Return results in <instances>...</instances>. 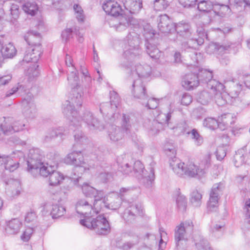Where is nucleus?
<instances>
[{"mask_svg": "<svg viewBox=\"0 0 250 250\" xmlns=\"http://www.w3.org/2000/svg\"><path fill=\"white\" fill-rule=\"evenodd\" d=\"M193 229V223L191 221H187L181 223L175 229L174 239L176 240H188L187 235L190 234Z\"/></svg>", "mask_w": 250, "mask_h": 250, "instance_id": "f8f14e48", "label": "nucleus"}, {"mask_svg": "<svg viewBox=\"0 0 250 250\" xmlns=\"http://www.w3.org/2000/svg\"><path fill=\"white\" fill-rule=\"evenodd\" d=\"M179 189L175 193L176 203L178 210L184 212L187 206V200L186 197L181 194Z\"/></svg>", "mask_w": 250, "mask_h": 250, "instance_id": "473e14b6", "label": "nucleus"}, {"mask_svg": "<svg viewBox=\"0 0 250 250\" xmlns=\"http://www.w3.org/2000/svg\"><path fill=\"white\" fill-rule=\"evenodd\" d=\"M250 89V78L249 80L245 81L244 84L238 83L235 86V94L238 96H243L244 95V91L246 88Z\"/></svg>", "mask_w": 250, "mask_h": 250, "instance_id": "49530a36", "label": "nucleus"}, {"mask_svg": "<svg viewBox=\"0 0 250 250\" xmlns=\"http://www.w3.org/2000/svg\"><path fill=\"white\" fill-rule=\"evenodd\" d=\"M168 6V2L166 0H155L153 7L156 11H162L166 9Z\"/></svg>", "mask_w": 250, "mask_h": 250, "instance_id": "3c124183", "label": "nucleus"}, {"mask_svg": "<svg viewBox=\"0 0 250 250\" xmlns=\"http://www.w3.org/2000/svg\"><path fill=\"white\" fill-rule=\"evenodd\" d=\"M174 24L167 15L159 16L158 27L162 33H168L174 31Z\"/></svg>", "mask_w": 250, "mask_h": 250, "instance_id": "5701e85b", "label": "nucleus"}, {"mask_svg": "<svg viewBox=\"0 0 250 250\" xmlns=\"http://www.w3.org/2000/svg\"><path fill=\"white\" fill-rule=\"evenodd\" d=\"M23 92H25V86L20 83H18L16 85L13 86L6 92L5 97L8 98L16 94L18 95H21Z\"/></svg>", "mask_w": 250, "mask_h": 250, "instance_id": "4c0bfd02", "label": "nucleus"}, {"mask_svg": "<svg viewBox=\"0 0 250 250\" xmlns=\"http://www.w3.org/2000/svg\"><path fill=\"white\" fill-rule=\"evenodd\" d=\"M62 39L63 41L66 42L73 37V31L71 28H66L62 31L61 35Z\"/></svg>", "mask_w": 250, "mask_h": 250, "instance_id": "052dcab7", "label": "nucleus"}, {"mask_svg": "<svg viewBox=\"0 0 250 250\" xmlns=\"http://www.w3.org/2000/svg\"><path fill=\"white\" fill-rule=\"evenodd\" d=\"M225 188L223 182H219L213 185L209 194V200L207 203V209L208 212H216L218 210L219 200Z\"/></svg>", "mask_w": 250, "mask_h": 250, "instance_id": "6e6552de", "label": "nucleus"}, {"mask_svg": "<svg viewBox=\"0 0 250 250\" xmlns=\"http://www.w3.org/2000/svg\"><path fill=\"white\" fill-rule=\"evenodd\" d=\"M22 9L27 14L34 16L38 11V8L35 3L26 2L22 5Z\"/></svg>", "mask_w": 250, "mask_h": 250, "instance_id": "a18cd8bd", "label": "nucleus"}, {"mask_svg": "<svg viewBox=\"0 0 250 250\" xmlns=\"http://www.w3.org/2000/svg\"><path fill=\"white\" fill-rule=\"evenodd\" d=\"M122 121V128L115 125H111L108 128V135L112 142H118L121 140L124 136L125 132L127 134L130 132L131 125L129 116L124 114Z\"/></svg>", "mask_w": 250, "mask_h": 250, "instance_id": "423d86ee", "label": "nucleus"}, {"mask_svg": "<svg viewBox=\"0 0 250 250\" xmlns=\"http://www.w3.org/2000/svg\"><path fill=\"white\" fill-rule=\"evenodd\" d=\"M12 78V75L10 74L7 75H0V87L8 84Z\"/></svg>", "mask_w": 250, "mask_h": 250, "instance_id": "0e129e2a", "label": "nucleus"}, {"mask_svg": "<svg viewBox=\"0 0 250 250\" xmlns=\"http://www.w3.org/2000/svg\"><path fill=\"white\" fill-rule=\"evenodd\" d=\"M187 41L182 42V48L185 51L188 49H196L199 46L202 45L204 41L203 38H187Z\"/></svg>", "mask_w": 250, "mask_h": 250, "instance_id": "c85d7f7f", "label": "nucleus"}, {"mask_svg": "<svg viewBox=\"0 0 250 250\" xmlns=\"http://www.w3.org/2000/svg\"><path fill=\"white\" fill-rule=\"evenodd\" d=\"M5 157L3 163L5 169L10 171H13L19 167V163L18 162L14 161L11 157L9 156L5 155Z\"/></svg>", "mask_w": 250, "mask_h": 250, "instance_id": "ea45409f", "label": "nucleus"}, {"mask_svg": "<svg viewBox=\"0 0 250 250\" xmlns=\"http://www.w3.org/2000/svg\"><path fill=\"white\" fill-rule=\"evenodd\" d=\"M246 147L244 146L242 148L235 151V155L237 159H239L241 163H250V161H249V157H250V154L249 152H247L246 151Z\"/></svg>", "mask_w": 250, "mask_h": 250, "instance_id": "a19ab883", "label": "nucleus"}, {"mask_svg": "<svg viewBox=\"0 0 250 250\" xmlns=\"http://www.w3.org/2000/svg\"><path fill=\"white\" fill-rule=\"evenodd\" d=\"M196 32L199 36L198 38H203L204 40L205 38L207 36V34L205 33L204 24L202 23H198L197 24Z\"/></svg>", "mask_w": 250, "mask_h": 250, "instance_id": "338daca9", "label": "nucleus"}, {"mask_svg": "<svg viewBox=\"0 0 250 250\" xmlns=\"http://www.w3.org/2000/svg\"><path fill=\"white\" fill-rule=\"evenodd\" d=\"M221 121L222 122H220L215 118L208 117L204 120L203 125L212 130L218 128L221 130H224L226 127L233 123V115L229 113L225 114L222 116Z\"/></svg>", "mask_w": 250, "mask_h": 250, "instance_id": "1a4fd4ad", "label": "nucleus"}, {"mask_svg": "<svg viewBox=\"0 0 250 250\" xmlns=\"http://www.w3.org/2000/svg\"><path fill=\"white\" fill-rule=\"evenodd\" d=\"M213 93L212 91L208 92L204 90L200 93L197 97L198 101L202 104H208L213 98Z\"/></svg>", "mask_w": 250, "mask_h": 250, "instance_id": "58836bf2", "label": "nucleus"}, {"mask_svg": "<svg viewBox=\"0 0 250 250\" xmlns=\"http://www.w3.org/2000/svg\"><path fill=\"white\" fill-rule=\"evenodd\" d=\"M120 170L124 174L132 173L139 180L146 185V187H151L155 179L154 169L152 167H150V172L147 174V171L145 169L144 165L140 161L134 162L132 167L128 163L122 164L120 167Z\"/></svg>", "mask_w": 250, "mask_h": 250, "instance_id": "f03ea898", "label": "nucleus"}, {"mask_svg": "<svg viewBox=\"0 0 250 250\" xmlns=\"http://www.w3.org/2000/svg\"><path fill=\"white\" fill-rule=\"evenodd\" d=\"M176 248L177 250H188V240H176L175 241Z\"/></svg>", "mask_w": 250, "mask_h": 250, "instance_id": "69168bd1", "label": "nucleus"}, {"mask_svg": "<svg viewBox=\"0 0 250 250\" xmlns=\"http://www.w3.org/2000/svg\"><path fill=\"white\" fill-rule=\"evenodd\" d=\"M63 179V176L62 173L55 169L51 170V173L49 175V185L53 186H57Z\"/></svg>", "mask_w": 250, "mask_h": 250, "instance_id": "f704fd0d", "label": "nucleus"}, {"mask_svg": "<svg viewBox=\"0 0 250 250\" xmlns=\"http://www.w3.org/2000/svg\"><path fill=\"white\" fill-rule=\"evenodd\" d=\"M246 6L250 7V0H235V9H237L241 13L240 16L235 18V22H237L239 27L244 23V14Z\"/></svg>", "mask_w": 250, "mask_h": 250, "instance_id": "a878e982", "label": "nucleus"}, {"mask_svg": "<svg viewBox=\"0 0 250 250\" xmlns=\"http://www.w3.org/2000/svg\"><path fill=\"white\" fill-rule=\"evenodd\" d=\"M100 110L103 116L107 117L111 121L118 118L119 113L117 112L118 108L116 105H114L110 103L106 102L101 104Z\"/></svg>", "mask_w": 250, "mask_h": 250, "instance_id": "6ab92c4d", "label": "nucleus"}, {"mask_svg": "<svg viewBox=\"0 0 250 250\" xmlns=\"http://www.w3.org/2000/svg\"><path fill=\"white\" fill-rule=\"evenodd\" d=\"M40 56L41 55L38 56L36 48H28L25 52L23 61L26 62H36L39 59Z\"/></svg>", "mask_w": 250, "mask_h": 250, "instance_id": "72a5a7b5", "label": "nucleus"}, {"mask_svg": "<svg viewBox=\"0 0 250 250\" xmlns=\"http://www.w3.org/2000/svg\"><path fill=\"white\" fill-rule=\"evenodd\" d=\"M174 31H176L180 36L185 38H190L192 34L190 25L183 21L174 24Z\"/></svg>", "mask_w": 250, "mask_h": 250, "instance_id": "bb28decb", "label": "nucleus"}, {"mask_svg": "<svg viewBox=\"0 0 250 250\" xmlns=\"http://www.w3.org/2000/svg\"><path fill=\"white\" fill-rule=\"evenodd\" d=\"M140 40L137 37H133L128 41V48L125 51L124 55L127 59H131L140 54L139 49Z\"/></svg>", "mask_w": 250, "mask_h": 250, "instance_id": "4be33fe9", "label": "nucleus"}, {"mask_svg": "<svg viewBox=\"0 0 250 250\" xmlns=\"http://www.w3.org/2000/svg\"><path fill=\"white\" fill-rule=\"evenodd\" d=\"M21 225L19 219H12L7 223L5 231L8 234H16L19 232Z\"/></svg>", "mask_w": 250, "mask_h": 250, "instance_id": "2f4dec72", "label": "nucleus"}, {"mask_svg": "<svg viewBox=\"0 0 250 250\" xmlns=\"http://www.w3.org/2000/svg\"><path fill=\"white\" fill-rule=\"evenodd\" d=\"M92 208L91 204L85 199L79 200L76 204V212L82 215L88 214Z\"/></svg>", "mask_w": 250, "mask_h": 250, "instance_id": "c756f323", "label": "nucleus"}, {"mask_svg": "<svg viewBox=\"0 0 250 250\" xmlns=\"http://www.w3.org/2000/svg\"><path fill=\"white\" fill-rule=\"evenodd\" d=\"M43 155L39 148H33L29 150L27 161V171L33 174L38 173V169L43 165Z\"/></svg>", "mask_w": 250, "mask_h": 250, "instance_id": "0eeeda50", "label": "nucleus"}, {"mask_svg": "<svg viewBox=\"0 0 250 250\" xmlns=\"http://www.w3.org/2000/svg\"><path fill=\"white\" fill-rule=\"evenodd\" d=\"M216 158L218 160L221 161L226 155V148L225 146L217 147L215 151Z\"/></svg>", "mask_w": 250, "mask_h": 250, "instance_id": "4d7b16f0", "label": "nucleus"}, {"mask_svg": "<svg viewBox=\"0 0 250 250\" xmlns=\"http://www.w3.org/2000/svg\"><path fill=\"white\" fill-rule=\"evenodd\" d=\"M202 194L197 190H193L190 194V202L196 207H199L202 204Z\"/></svg>", "mask_w": 250, "mask_h": 250, "instance_id": "79ce46f5", "label": "nucleus"}, {"mask_svg": "<svg viewBox=\"0 0 250 250\" xmlns=\"http://www.w3.org/2000/svg\"><path fill=\"white\" fill-rule=\"evenodd\" d=\"M229 47V45H220L218 43H212L208 45L207 49V52L209 54L217 52L222 53L224 51L228 50Z\"/></svg>", "mask_w": 250, "mask_h": 250, "instance_id": "e433bc0d", "label": "nucleus"}, {"mask_svg": "<svg viewBox=\"0 0 250 250\" xmlns=\"http://www.w3.org/2000/svg\"><path fill=\"white\" fill-rule=\"evenodd\" d=\"M50 210L49 214L53 218H58L63 216L66 212L65 208L59 203L54 204L51 206L46 204L43 206L42 210L43 214H46L48 213V210Z\"/></svg>", "mask_w": 250, "mask_h": 250, "instance_id": "aec40b11", "label": "nucleus"}, {"mask_svg": "<svg viewBox=\"0 0 250 250\" xmlns=\"http://www.w3.org/2000/svg\"><path fill=\"white\" fill-rule=\"evenodd\" d=\"M74 140L77 143L82 144L86 140L85 137L82 131L78 129L74 130Z\"/></svg>", "mask_w": 250, "mask_h": 250, "instance_id": "bf43d9fd", "label": "nucleus"}, {"mask_svg": "<svg viewBox=\"0 0 250 250\" xmlns=\"http://www.w3.org/2000/svg\"><path fill=\"white\" fill-rule=\"evenodd\" d=\"M141 103L143 105H145L148 109H153L158 105V101L154 98H148V97L147 100L142 101Z\"/></svg>", "mask_w": 250, "mask_h": 250, "instance_id": "603ef678", "label": "nucleus"}, {"mask_svg": "<svg viewBox=\"0 0 250 250\" xmlns=\"http://www.w3.org/2000/svg\"><path fill=\"white\" fill-rule=\"evenodd\" d=\"M124 5L127 11L131 15H136L143 7L142 0H124Z\"/></svg>", "mask_w": 250, "mask_h": 250, "instance_id": "393cba45", "label": "nucleus"}, {"mask_svg": "<svg viewBox=\"0 0 250 250\" xmlns=\"http://www.w3.org/2000/svg\"><path fill=\"white\" fill-rule=\"evenodd\" d=\"M110 103L114 105H116L118 108L120 103V98L117 93L114 91H110Z\"/></svg>", "mask_w": 250, "mask_h": 250, "instance_id": "e2e57ef3", "label": "nucleus"}, {"mask_svg": "<svg viewBox=\"0 0 250 250\" xmlns=\"http://www.w3.org/2000/svg\"><path fill=\"white\" fill-rule=\"evenodd\" d=\"M67 164L73 165L74 167L73 172L78 177L74 180V184L77 185L82 179V175L86 169H88V165L84 161L83 155L81 151H73L67 154L65 158Z\"/></svg>", "mask_w": 250, "mask_h": 250, "instance_id": "20e7f679", "label": "nucleus"}, {"mask_svg": "<svg viewBox=\"0 0 250 250\" xmlns=\"http://www.w3.org/2000/svg\"><path fill=\"white\" fill-rule=\"evenodd\" d=\"M151 73V67L147 64H137L134 70H131V74L129 79L135 80L136 79H145L148 78Z\"/></svg>", "mask_w": 250, "mask_h": 250, "instance_id": "f3484780", "label": "nucleus"}, {"mask_svg": "<svg viewBox=\"0 0 250 250\" xmlns=\"http://www.w3.org/2000/svg\"><path fill=\"white\" fill-rule=\"evenodd\" d=\"M244 209L245 214L244 227L249 229H250V199L246 201Z\"/></svg>", "mask_w": 250, "mask_h": 250, "instance_id": "37998d69", "label": "nucleus"}, {"mask_svg": "<svg viewBox=\"0 0 250 250\" xmlns=\"http://www.w3.org/2000/svg\"><path fill=\"white\" fill-rule=\"evenodd\" d=\"M12 125L13 128H11L8 131L5 130L6 132H15L22 130L25 124L18 121L13 123Z\"/></svg>", "mask_w": 250, "mask_h": 250, "instance_id": "6e6d98bb", "label": "nucleus"}, {"mask_svg": "<svg viewBox=\"0 0 250 250\" xmlns=\"http://www.w3.org/2000/svg\"><path fill=\"white\" fill-rule=\"evenodd\" d=\"M65 64L67 67L70 68L68 70L69 73L68 74L67 80L72 86V96L70 101H66L62 112L70 121L71 129H73V127L75 126H80L82 121H83L89 129L91 131L103 130L104 128L103 124L95 117L91 112L86 110L82 118L78 116V112L74 109L75 106L80 107L83 103V93L81 90L78 91L80 87L78 83V73L73 63V59L71 56L68 54H66L65 56Z\"/></svg>", "mask_w": 250, "mask_h": 250, "instance_id": "f257e3e1", "label": "nucleus"}, {"mask_svg": "<svg viewBox=\"0 0 250 250\" xmlns=\"http://www.w3.org/2000/svg\"><path fill=\"white\" fill-rule=\"evenodd\" d=\"M164 150L165 153L169 156H174L176 154V150L174 146L170 144L169 143L165 144Z\"/></svg>", "mask_w": 250, "mask_h": 250, "instance_id": "5fc2aeb1", "label": "nucleus"}, {"mask_svg": "<svg viewBox=\"0 0 250 250\" xmlns=\"http://www.w3.org/2000/svg\"><path fill=\"white\" fill-rule=\"evenodd\" d=\"M76 17L78 21L83 22L84 21L85 16L82 7L78 4H75L73 6Z\"/></svg>", "mask_w": 250, "mask_h": 250, "instance_id": "09e8293b", "label": "nucleus"}, {"mask_svg": "<svg viewBox=\"0 0 250 250\" xmlns=\"http://www.w3.org/2000/svg\"><path fill=\"white\" fill-rule=\"evenodd\" d=\"M197 75L194 73L186 74L182 81V86L188 90L192 89L199 84Z\"/></svg>", "mask_w": 250, "mask_h": 250, "instance_id": "cd10ccee", "label": "nucleus"}, {"mask_svg": "<svg viewBox=\"0 0 250 250\" xmlns=\"http://www.w3.org/2000/svg\"><path fill=\"white\" fill-rule=\"evenodd\" d=\"M195 246L198 250H212L208 241L200 236L199 242H195Z\"/></svg>", "mask_w": 250, "mask_h": 250, "instance_id": "8fccbe9b", "label": "nucleus"}, {"mask_svg": "<svg viewBox=\"0 0 250 250\" xmlns=\"http://www.w3.org/2000/svg\"><path fill=\"white\" fill-rule=\"evenodd\" d=\"M151 40H146L145 46L147 53L149 56L155 60H157L162 55L163 53L158 48L151 42Z\"/></svg>", "mask_w": 250, "mask_h": 250, "instance_id": "7c9ffc66", "label": "nucleus"}, {"mask_svg": "<svg viewBox=\"0 0 250 250\" xmlns=\"http://www.w3.org/2000/svg\"><path fill=\"white\" fill-rule=\"evenodd\" d=\"M214 3L210 1L202 0L198 3V9L201 11L211 12V10L213 11Z\"/></svg>", "mask_w": 250, "mask_h": 250, "instance_id": "c03bdc74", "label": "nucleus"}, {"mask_svg": "<svg viewBox=\"0 0 250 250\" xmlns=\"http://www.w3.org/2000/svg\"><path fill=\"white\" fill-rule=\"evenodd\" d=\"M131 80L132 81L131 92L134 97L140 99L141 102L147 100L149 97L142 80L140 79Z\"/></svg>", "mask_w": 250, "mask_h": 250, "instance_id": "ddd939ff", "label": "nucleus"}, {"mask_svg": "<svg viewBox=\"0 0 250 250\" xmlns=\"http://www.w3.org/2000/svg\"><path fill=\"white\" fill-rule=\"evenodd\" d=\"M126 207L122 214V217L126 223L130 224L134 222L136 215L140 213L141 207L131 203H127Z\"/></svg>", "mask_w": 250, "mask_h": 250, "instance_id": "dca6fc26", "label": "nucleus"}, {"mask_svg": "<svg viewBox=\"0 0 250 250\" xmlns=\"http://www.w3.org/2000/svg\"><path fill=\"white\" fill-rule=\"evenodd\" d=\"M122 199L119 196L115 197L114 198L111 199L110 200V203L108 202V200L105 199V197L101 199L100 203L99 205L98 208V212L100 211V210L104 208H105L108 209L115 210L118 208L121 204L124 207H126V204H127L126 202H122Z\"/></svg>", "mask_w": 250, "mask_h": 250, "instance_id": "412c9836", "label": "nucleus"}, {"mask_svg": "<svg viewBox=\"0 0 250 250\" xmlns=\"http://www.w3.org/2000/svg\"><path fill=\"white\" fill-rule=\"evenodd\" d=\"M54 167L50 166H45L44 164L42 166H41L38 169V172L40 173V174L43 177H47L49 176L51 173V170H53V168Z\"/></svg>", "mask_w": 250, "mask_h": 250, "instance_id": "864d4df0", "label": "nucleus"}, {"mask_svg": "<svg viewBox=\"0 0 250 250\" xmlns=\"http://www.w3.org/2000/svg\"><path fill=\"white\" fill-rule=\"evenodd\" d=\"M224 90L218 91L215 89H210L214 94L215 103L218 106H223L227 103V101L223 98L221 92Z\"/></svg>", "mask_w": 250, "mask_h": 250, "instance_id": "de8ad7c7", "label": "nucleus"}, {"mask_svg": "<svg viewBox=\"0 0 250 250\" xmlns=\"http://www.w3.org/2000/svg\"><path fill=\"white\" fill-rule=\"evenodd\" d=\"M81 186L83 193L86 197L94 198L93 207L96 211L98 213L99 205L101 199H102L104 197L103 191L102 190H97L87 183H83Z\"/></svg>", "mask_w": 250, "mask_h": 250, "instance_id": "9b49d317", "label": "nucleus"}, {"mask_svg": "<svg viewBox=\"0 0 250 250\" xmlns=\"http://www.w3.org/2000/svg\"><path fill=\"white\" fill-rule=\"evenodd\" d=\"M188 127V124L185 121H182L175 127V129L178 131L180 133L191 134V138L194 140V143L196 146H201L204 142L203 138L200 135L197 130L195 128L192 129L190 132H187Z\"/></svg>", "mask_w": 250, "mask_h": 250, "instance_id": "2eb2a0df", "label": "nucleus"}, {"mask_svg": "<svg viewBox=\"0 0 250 250\" xmlns=\"http://www.w3.org/2000/svg\"><path fill=\"white\" fill-rule=\"evenodd\" d=\"M199 82L206 83L208 87L210 89H215L216 90H222L224 88V85L223 83L215 79H212V72L205 69H201L199 70L197 75Z\"/></svg>", "mask_w": 250, "mask_h": 250, "instance_id": "9d476101", "label": "nucleus"}, {"mask_svg": "<svg viewBox=\"0 0 250 250\" xmlns=\"http://www.w3.org/2000/svg\"><path fill=\"white\" fill-rule=\"evenodd\" d=\"M170 167L173 172L179 177L185 175L191 178H200L205 174V169L200 167L192 162L185 164L174 157L170 162Z\"/></svg>", "mask_w": 250, "mask_h": 250, "instance_id": "7ed1b4c3", "label": "nucleus"}, {"mask_svg": "<svg viewBox=\"0 0 250 250\" xmlns=\"http://www.w3.org/2000/svg\"><path fill=\"white\" fill-rule=\"evenodd\" d=\"M39 66L35 64L33 66L30 67L28 69V74L30 79L35 78L40 74V71L38 69Z\"/></svg>", "mask_w": 250, "mask_h": 250, "instance_id": "680f3d73", "label": "nucleus"}, {"mask_svg": "<svg viewBox=\"0 0 250 250\" xmlns=\"http://www.w3.org/2000/svg\"><path fill=\"white\" fill-rule=\"evenodd\" d=\"M229 7L228 5L215 2L214 3L213 12L215 15L223 17L229 11Z\"/></svg>", "mask_w": 250, "mask_h": 250, "instance_id": "c9c22d12", "label": "nucleus"}, {"mask_svg": "<svg viewBox=\"0 0 250 250\" xmlns=\"http://www.w3.org/2000/svg\"><path fill=\"white\" fill-rule=\"evenodd\" d=\"M24 39L27 43L36 49L38 56L42 54L41 42L42 37L39 32L29 31L24 36Z\"/></svg>", "mask_w": 250, "mask_h": 250, "instance_id": "a211bd4d", "label": "nucleus"}, {"mask_svg": "<svg viewBox=\"0 0 250 250\" xmlns=\"http://www.w3.org/2000/svg\"><path fill=\"white\" fill-rule=\"evenodd\" d=\"M116 1L109 0L104 3L103 5V8L106 13L110 15L112 13V9H114L115 3Z\"/></svg>", "mask_w": 250, "mask_h": 250, "instance_id": "13d9d810", "label": "nucleus"}, {"mask_svg": "<svg viewBox=\"0 0 250 250\" xmlns=\"http://www.w3.org/2000/svg\"><path fill=\"white\" fill-rule=\"evenodd\" d=\"M114 4L115 6H114V9H112V13H111L110 15L114 17L122 15V12L123 11V10L121 6L117 2H116Z\"/></svg>", "mask_w": 250, "mask_h": 250, "instance_id": "774afa93", "label": "nucleus"}, {"mask_svg": "<svg viewBox=\"0 0 250 250\" xmlns=\"http://www.w3.org/2000/svg\"><path fill=\"white\" fill-rule=\"evenodd\" d=\"M80 224L93 229L99 235H106L111 230L109 223L104 215H99L95 218L81 219Z\"/></svg>", "mask_w": 250, "mask_h": 250, "instance_id": "39448f33", "label": "nucleus"}, {"mask_svg": "<svg viewBox=\"0 0 250 250\" xmlns=\"http://www.w3.org/2000/svg\"><path fill=\"white\" fill-rule=\"evenodd\" d=\"M67 134V132L63 127L50 128L45 133L44 141L50 142L59 136L62 138L63 136L66 135Z\"/></svg>", "mask_w": 250, "mask_h": 250, "instance_id": "b1692460", "label": "nucleus"}, {"mask_svg": "<svg viewBox=\"0 0 250 250\" xmlns=\"http://www.w3.org/2000/svg\"><path fill=\"white\" fill-rule=\"evenodd\" d=\"M22 112L24 116L27 118H33L35 117L37 110L33 102V97L29 93L21 102Z\"/></svg>", "mask_w": 250, "mask_h": 250, "instance_id": "4468645a", "label": "nucleus"}]
</instances>
